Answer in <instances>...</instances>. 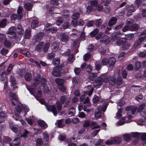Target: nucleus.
Instances as JSON below:
<instances>
[{
    "instance_id": "1",
    "label": "nucleus",
    "mask_w": 146,
    "mask_h": 146,
    "mask_svg": "<svg viewBox=\"0 0 146 146\" xmlns=\"http://www.w3.org/2000/svg\"><path fill=\"white\" fill-rule=\"evenodd\" d=\"M115 78V76L111 77L110 75L105 74H102L97 78L94 83L93 86L94 87H99L101 86L103 82L106 83L110 81V83L112 85H114L115 84L116 80Z\"/></svg>"
},
{
    "instance_id": "2",
    "label": "nucleus",
    "mask_w": 146,
    "mask_h": 146,
    "mask_svg": "<svg viewBox=\"0 0 146 146\" xmlns=\"http://www.w3.org/2000/svg\"><path fill=\"white\" fill-rule=\"evenodd\" d=\"M36 99L38 101L40 102L42 104H44L46 106V108L47 110L49 111H52L53 112L54 115L55 116H56L57 113V111L56 110V107L54 105H47L45 104V101L43 99H39L37 98V97H35Z\"/></svg>"
},
{
    "instance_id": "3",
    "label": "nucleus",
    "mask_w": 146,
    "mask_h": 146,
    "mask_svg": "<svg viewBox=\"0 0 146 146\" xmlns=\"http://www.w3.org/2000/svg\"><path fill=\"white\" fill-rule=\"evenodd\" d=\"M103 33L102 32H100L99 34L95 37L96 39L98 40L100 38V42H104L106 44H107L110 42L111 41L110 37L106 35H104L101 37Z\"/></svg>"
},
{
    "instance_id": "4",
    "label": "nucleus",
    "mask_w": 146,
    "mask_h": 146,
    "mask_svg": "<svg viewBox=\"0 0 146 146\" xmlns=\"http://www.w3.org/2000/svg\"><path fill=\"white\" fill-rule=\"evenodd\" d=\"M23 9V7L22 6H19L18 7L17 10V14L14 13L12 14L11 16V20H17L19 21L21 20L23 17V13L22 11Z\"/></svg>"
},
{
    "instance_id": "5",
    "label": "nucleus",
    "mask_w": 146,
    "mask_h": 146,
    "mask_svg": "<svg viewBox=\"0 0 146 146\" xmlns=\"http://www.w3.org/2000/svg\"><path fill=\"white\" fill-rule=\"evenodd\" d=\"M9 82L11 83L10 88L9 90H14L18 88L17 82L16 81L15 76L13 75H11L10 76Z\"/></svg>"
},
{
    "instance_id": "6",
    "label": "nucleus",
    "mask_w": 146,
    "mask_h": 146,
    "mask_svg": "<svg viewBox=\"0 0 146 146\" xmlns=\"http://www.w3.org/2000/svg\"><path fill=\"white\" fill-rule=\"evenodd\" d=\"M7 33L9 35V37L11 40H13L16 38V29L15 27L12 26L8 29Z\"/></svg>"
},
{
    "instance_id": "7",
    "label": "nucleus",
    "mask_w": 146,
    "mask_h": 146,
    "mask_svg": "<svg viewBox=\"0 0 146 146\" xmlns=\"http://www.w3.org/2000/svg\"><path fill=\"white\" fill-rule=\"evenodd\" d=\"M133 117V116L131 115H129L128 117H123L121 120H120L116 123L117 126L121 125L125 123L130 122L129 120Z\"/></svg>"
},
{
    "instance_id": "8",
    "label": "nucleus",
    "mask_w": 146,
    "mask_h": 146,
    "mask_svg": "<svg viewBox=\"0 0 146 146\" xmlns=\"http://www.w3.org/2000/svg\"><path fill=\"white\" fill-rule=\"evenodd\" d=\"M7 93L8 94V95L10 97V99L14 100L15 101V102L13 101H11L12 104L14 106H15L16 105V102H17L18 100V99L17 96L15 94L13 93L10 91L9 90L7 91Z\"/></svg>"
},
{
    "instance_id": "9",
    "label": "nucleus",
    "mask_w": 146,
    "mask_h": 146,
    "mask_svg": "<svg viewBox=\"0 0 146 146\" xmlns=\"http://www.w3.org/2000/svg\"><path fill=\"white\" fill-rule=\"evenodd\" d=\"M61 67H56L53 68L52 74L56 77H59L61 75Z\"/></svg>"
},
{
    "instance_id": "10",
    "label": "nucleus",
    "mask_w": 146,
    "mask_h": 146,
    "mask_svg": "<svg viewBox=\"0 0 146 146\" xmlns=\"http://www.w3.org/2000/svg\"><path fill=\"white\" fill-rule=\"evenodd\" d=\"M137 110V107L133 106H129L125 108L126 111L128 112L131 111L132 114H134Z\"/></svg>"
},
{
    "instance_id": "11",
    "label": "nucleus",
    "mask_w": 146,
    "mask_h": 146,
    "mask_svg": "<svg viewBox=\"0 0 146 146\" xmlns=\"http://www.w3.org/2000/svg\"><path fill=\"white\" fill-rule=\"evenodd\" d=\"M61 40L62 42H66L67 41L69 38L68 35L64 33H62L60 35Z\"/></svg>"
},
{
    "instance_id": "12",
    "label": "nucleus",
    "mask_w": 146,
    "mask_h": 146,
    "mask_svg": "<svg viewBox=\"0 0 146 146\" xmlns=\"http://www.w3.org/2000/svg\"><path fill=\"white\" fill-rule=\"evenodd\" d=\"M145 107V103L141 104L138 107L137 110V111L138 112H141V114L142 113L143 114H145V113L142 111L144 110Z\"/></svg>"
},
{
    "instance_id": "13",
    "label": "nucleus",
    "mask_w": 146,
    "mask_h": 146,
    "mask_svg": "<svg viewBox=\"0 0 146 146\" xmlns=\"http://www.w3.org/2000/svg\"><path fill=\"white\" fill-rule=\"evenodd\" d=\"M121 35V33L120 31H117L115 32L112 36V39L114 40H116L119 38Z\"/></svg>"
},
{
    "instance_id": "14",
    "label": "nucleus",
    "mask_w": 146,
    "mask_h": 146,
    "mask_svg": "<svg viewBox=\"0 0 146 146\" xmlns=\"http://www.w3.org/2000/svg\"><path fill=\"white\" fill-rule=\"evenodd\" d=\"M117 20V18L116 17H113L109 21L108 25L110 26H112L116 23Z\"/></svg>"
},
{
    "instance_id": "15",
    "label": "nucleus",
    "mask_w": 146,
    "mask_h": 146,
    "mask_svg": "<svg viewBox=\"0 0 146 146\" xmlns=\"http://www.w3.org/2000/svg\"><path fill=\"white\" fill-rule=\"evenodd\" d=\"M109 66L110 67L112 68L115 65L116 62V60L114 57L110 58L109 60Z\"/></svg>"
},
{
    "instance_id": "16",
    "label": "nucleus",
    "mask_w": 146,
    "mask_h": 146,
    "mask_svg": "<svg viewBox=\"0 0 146 146\" xmlns=\"http://www.w3.org/2000/svg\"><path fill=\"white\" fill-rule=\"evenodd\" d=\"M16 30H17L18 33L20 35L22 34L24 31L23 27L20 24L17 25Z\"/></svg>"
},
{
    "instance_id": "17",
    "label": "nucleus",
    "mask_w": 146,
    "mask_h": 146,
    "mask_svg": "<svg viewBox=\"0 0 146 146\" xmlns=\"http://www.w3.org/2000/svg\"><path fill=\"white\" fill-rule=\"evenodd\" d=\"M31 30L29 28L27 29L25 32L24 37L27 39L30 38L31 36Z\"/></svg>"
},
{
    "instance_id": "18",
    "label": "nucleus",
    "mask_w": 146,
    "mask_h": 146,
    "mask_svg": "<svg viewBox=\"0 0 146 146\" xmlns=\"http://www.w3.org/2000/svg\"><path fill=\"white\" fill-rule=\"evenodd\" d=\"M38 124L43 129H44L47 127V125L43 120H38Z\"/></svg>"
},
{
    "instance_id": "19",
    "label": "nucleus",
    "mask_w": 146,
    "mask_h": 146,
    "mask_svg": "<svg viewBox=\"0 0 146 146\" xmlns=\"http://www.w3.org/2000/svg\"><path fill=\"white\" fill-rule=\"evenodd\" d=\"M52 49L54 51H56L58 48V44L56 41H54L51 46Z\"/></svg>"
},
{
    "instance_id": "20",
    "label": "nucleus",
    "mask_w": 146,
    "mask_h": 146,
    "mask_svg": "<svg viewBox=\"0 0 146 146\" xmlns=\"http://www.w3.org/2000/svg\"><path fill=\"white\" fill-rule=\"evenodd\" d=\"M97 124V123L95 122H90V127H91V129L93 130L99 128L100 127V126L96 125Z\"/></svg>"
},
{
    "instance_id": "21",
    "label": "nucleus",
    "mask_w": 146,
    "mask_h": 146,
    "mask_svg": "<svg viewBox=\"0 0 146 146\" xmlns=\"http://www.w3.org/2000/svg\"><path fill=\"white\" fill-rule=\"evenodd\" d=\"M13 143L15 146H19L21 144L20 139L19 138H15L13 140Z\"/></svg>"
},
{
    "instance_id": "22",
    "label": "nucleus",
    "mask_w": 146,
    "mask_h": 146,
    "mask_svg": "<svg viewBox=\"0 0 146 146\" xmlns=\"http://www.w3.org/2000/svg\"><path fill=\"white\" fill-rule=\"evenodd\" d=\"M80 41L78 39H77L74 40L72 43L73 47L76 48L79 47V44Z\"/></svg>"
},
{
    "instance_id": "23",
    "label": "nucleus",
    "mask_w": 146,
    "mask_h": 146,
    "mask_svg": "<svg viewBox=\"0 0 146 146\" xmlns=\"http://www.w3.org/2000/svg\"><path fill=\"white\" fill-rule=\"evenodd\" d=\"M80 15L78 12L73 13L71 16V18L74 20H77L80 17Z\"/></svg>"
},
{
    "instance_id": "24",
    "label": "nucleus",
    "mask_w": 146,
    "mask_h": 146,
    "mask_svg": "<svg viewBox=\"0 0 146 146\" xmlns=\"http://www.w3.org/2000/svg\"><path fill=\"white\" fill-rule=\"evenodd\" d=\"M75 113V110L73 107L70 108L68 111V114L70 116L74 115Z\"/></svg>"
},
{
    "instance_id": "25",
    "label": "nucleus",
    "mask_w": 146,
    "mask_h": 146,
    "mask_svg": "<svg viewBox=\"0 0 146 146\" xmlns=\"http://www.w3.org/2000/svg\"><path fill=\"white\" fill-rule=\"evenodd\" d=\"M38 22L37 20H34L31 22V27L33 28L37 27L38 26Z\"/></svg>"
},
{
    "instance_id": "26",
    "label": "nucleus",
    "mask_w": 146,
    "mask_h": 146,
    "mask_svg": "<svg viewBox=\"0 0 146 146\" xmlns=\"http://www.w3.org/2000/svg\"><path fill=\"white\" fill-rule=\"evenodd\" d=\"M97 76V74L96 73H90L89 74V78L91 80H93Z\"/></svg>"
},
{
    "instance_id": "27",
    "label": "nucleus",
    "mask_w": 146,
    "mask_h": 146,
    "mask_svg": "<svg viewBox=\"0 0 146 146\" xmlns=\"http://www.w3.org/2000/svg\"><path fill=\"white\" fill-rule=\"evenodd\" d=\"M121 139L120 137H116L113 138V141L114 143L119 144L121 142Z\"/></svg>"
},
{
    "instance_id": "28",
    "label": "nucleus",
    "mask_w": 146,
    "mask_h": 146,
    "mask_svg": "<svg viewBox=\"0 0 146 146\" xmlns=\"http://www.w3.org/2000/svg\"><path fill=\"white\" fill-rule=\"evenodd\" d=\"M44 35V33L43 32L40 33L37 35L35 38V39L36 40H40Z\"/></svg>"
},
{
    "instance_id": "29",
    "label": "nucleus",
    "mask_w": 146,
    "mask_h": 146,
    "mask_svg": "<svg viewBox=\"0 0 146 146\" xmlns=\"http://www.w3.org/2000/svg\"><path fill=\"white\" fill-rule=\"evenodd\" d=\"M31 78V74L29 73H27L25 76V79L26 81L30 80Z\"/></svg>"
},
{
    "instance_id": "30",
    "label": "nucleus",
    "mask_w": 146,
    "mask_h": 146,
    "mask_svg": "<svg viewBox=\"0 0 146 146\" xmlns=\"http://www.w3.org/2000/svg\"><path fill=\"white\" fill-rule=\"evenodd\" d=\"M5 117V114L3 112H0V122H3Z\"/></svg>"
},
{
    "instance_id": "31",
    "label": "nucleus",
    "mask_w": 146,
    "mask_h": 146,
    "mask_svg": "<svg viewBox=\"0 0 146 146\" xmlns=\"http://www.w3.org/2000/svg\"><path fill=\"white\" fill-rule=\"evenodd\" d=\"M24 8L28 10H30L31 9L32 6L31 4L29 3H26L25 4L24 6Z\"/></svg>"
},
{
    "instance_id": "32",
    "label": "nucleus",
    "mask_w": 146,
    "mask_h": 146,
    "mask_svg": "<svg viewBox=\"0 0 146 146\" xmlns=\"http://www.w3.org/2000/svg\"><path fill=\"white\" fill-rule=\"evenodd\" d=\"M43 45V42H39L36 46V50L38 51H40L42 49Z\"/></svg>"
},
{
    "instance_id": "33",
    "label": "nucleus",
    "mask_w": 146,
    "mask_h": 146,
    "mask_svg": "<svg viewBox=\"0 0 146 146\" xmlns=\"http://www.w3.org/2000/svg\"><path fill=\"white\" fill-rule=\"evenodd\" d=\"M111 0H106L104 1V0H102L100 1L101 3L103 4V5L105 6H107L109 5L111 3Z\"/></svg>"
},
{
    "instance_id": "34",
    "label": "nucleus",
    "mask_w": 146,
    "mask_h": 146,
    "mask_svg": "<svg viewBox=\"0 0 146 146\" xmlns=\"http://www.w3.org/2000/svg\"><path fill=\"white\" fill-rule=\"evenodd\" d=\"M130 30L131 31H136L138 29L139 26L137 24H133L130 26Z\"/></svg>"
},
{
    "instance_id": "35",
    "label": "nucleus",
    "mask_w": 146,
    "mask_h": 146,
    "mask_svg": "<svg viewBox=\"0 0 146 146\" xmlns=\"http://www.w3.org/2000/svg\"><path fill=\"white\" fill-rule=\"evenodd\" d=\"M88 89H90V90L88 92H84L85 94H87L88 93V95L90 96L92 94L93 91V88L90 85L88 86Z\"/></svg>"
},
{
    "instance_id": "36",
    "label": "nucleus",
    "mask_w": 146,
    "mask_h": 146,
    "mask_svg": "<svg viewBox=\"0 0 146 146\" xmlns=\"http://www.w3.org/2000/svg\"><path fill=\"white\" fill-rule=\"evenodd\" d=\"M55 82L59 86L63 85L64 82V81L62 79L58 78L55 80Z\"/></svg>"
},
{
    "instance_id": "37",
    "label": "nucleus",
    "mask_w": 146,
    "mask_h": 146,
    "mask_svg": "<svg viewBox=\"0 0 146 146\" xmlns=\"http://www.w3.org/2000/svg\"><path fill=\"white\" fill-rule=\"evenodd\" d=\"M40 76L39 75H38L35 78L34 80V85L36 86L37 85L39 84L40 82L39 80H40Z\"/></svg>"
},
{
    "instance_id": "38",
    "label": "nucleus",
    "mask_w": 146,
    "mask_h": 146,
    "mask_svg": "<svg viewBox=\"0 0 146 146\" xmlns=\"http://www.w3.org/2000/svg\"><path fill=\"white\" fill-rule=\"evenodd\" d=\"M99 29H96L92 31L91 32L90 36L92 37H94L99 32Z\"/></svg>"
},
{
    "instance_id": "39",
    "label": "nucleus",
    "mask_w": 146,
    "mask_h": 146,
    "mask_svg": "<svg viewBox=\"0 0 146 146\" xmlns=\"http://www.w3.org/2000/svg\"><path fill=\"white\" fill-rule=\"evenodd\" d=\"M123 139L126 141H129L131 138V135L129 134H125L123 135Z\"/></svg>"
},
{
    "instance_id": "40",
    "label": "nucleus",
    "mask_w": 146,
    "mask_h": 146,
    "mask_svg": "<svg viewBox=\"0 0 146 146\" xmlns=\"http://www.w3.org/2000/svg\"><path fill=\"white\" fill-rule=\"evenodd\" d=\"M141 43L139 40H137L135 42L133 46V48L135 49H137L140 45Z\"/></svg>"
},
{
    "instance_id": "41",
    "label": "nucleus",
    "mask_w": 146,
    "mask_h": 146,
    "mask_svg": "<svg viewBox=\"0 0 146 146\" xmlns=\"http://www.w3.org/2000/svg\"><path fill=\"white\" fill-rule=\"evenodd\" d=\"M1 76L0 80L2 81L6 82L7 80L6 74L5 72L0 75Z\"/></svg>"
},
{
    "instance_id": "42",
    "label": "nucleus",
    "mask_w": 146,
    "mask_h": 146,
    "mask_svg": "<svg viewBox=\"0 0 146 146\" xmlns=\"http://www.w3.org/2000/svg\"><path fill=\"white\" fill-rule=\"evenodd\" d=\"M21 53H22L23 54L26 55L28 57L31 56V54L29 52L25 50H20Z\"/></svg>"
},
{
    "instance_id": "43",
    "label": "nucleus",
    "mask_w": 146,
    "mask_h": 146,
    "mask_svg": "<svg viewBox=\"0 0 146 146\" xmlns=\"http://www.w3.org/2000/svg\"><path fill=\"white\" fill-rule=\"evenodd\" d=\"M141 63L139 61L137 62L135 65L134 69L135 70H137L141 68Z\"/></svg>"
},
{
    "instance_id": "44",
    "label": "nucleus",
    "mask_w": 146,
    "mask_h": 146,
    "mask_svg": "<svg viewBox=\"0 0 146 146\" xmlns=\"http://www.w3.org/2000/svg\"><path fill=\"white\" fill-rule=\"evenodd\" d=\"M7 19H3L2 21L0 22V27L2 28L5 27L6 24Z\"/></svg>"
},
{
    "instance_id": "45",
    "label": "nucleus",
    "mask_w": 146,
    "mask_h": 146,
    "mask_svg": "<svg viewBox=\"0 0 146 146\" xmlns=\"http://www.w3.org/2000/svg\"><path fill=\"white\" fill-rule=\"evenodd\" d=\"M62 119H60L58 121V122L56 123V124L58 127L60 128L64 126V124L62 123Z\"/></svg>"
},
{
    "instance_id": "46",
    "label": "nucleus",
    "mask_w": 146,
    "mask_h": 146,
    "mask_svg": "<svg viewBox=\"0 0 146 146\" xmlns=\"http://www.w3.org/2000/svg\"><path fill=\"white\" fill-rule=\"evenodd\" d=\"M42 137L44 141H48L49 140V136L47 133H44L42 134Z\"/></svg>"
},
{
    "instance_id": "47",
    "label": "nucleus",
    "mask_w": 146,
    "mask_h": 146,
    "mask_svg": "<svg viewBox=\"0 0 146 146\" xmlns=\"http://www.w3.org/2000/svg\"><path fill=\"white\" fill-rule=\"evenodd\" d=\"M109 60L107 58H104L101 60V63L103 65H105L109 63Z\"/></svg>"
},
{
    "instance_id": "48",
    "label": "nucleus",
    "mask_w": 146,
    "mask_h": 146,
    "mask_svg": "<svg viewBox=\"0 0 146 146\" xmlns=\"http://www.w3.org/2000/svg\"><path fill=\"white\" fill-rule=\"evenodd\" d=\"M56 106L57 107L58 110L60 111L62 108V105L61 104L60 102L58 100L57 101L56 104Z\"/></svg>"
},
{
    "instance_id": "49",
    "label": "nucleus",
    "mask_w": 146,
    "mask_h": 146,
    "mask_svg": "<svg viewBox=\"0 0 146 146\" xmlns=\"http://www.w3.org/2000/svg\"><path fill=\"white\" fill-rule=\"evenodd\" d=\"M91 56L90 54L87 53L84 54L83 56V60L84 61H87L90 58Z\"/></svg>"
},
{
    "instance_id": "50",
    "label": "nucleus",
    "mask_w": 146,
    "mask_h": 146,
    "mask_svg": "<svg viewBox=\"0 0 146 146\" xmlns=\"http://www.w3.org/2000/svg\"><path fill=\"white\" fill-rule=\"evenodd\" d=\"M60 59L58 58H56L52 61L53 64L54 65H57L60 64Z\"/></svg>"
},
{
    "instance_id": "51",
    "label": "nucleus",
    "mask_w": 146,
    "mask_h": 146,
    "mask_svg": "<svg viewBox=\"0 0 146 146\" xmlns=\"http://www.w3.org/2000/svg\"><path fill=\"white\" fill-rule=\"evenodd\" d=\"M6 36L5 35L3 34H0V43L2 42H4L6 40Z\"/></svg>"
},
{
    "instance_id": "52",
    "label": "nucleus",
    "mask_w": 146,
    "mask_h": 146,
    "mask_svg": "<svg viewBox=\"0 0 146 146\" xmlns=\"http://www.w3.org/2000/svg\"><path fill=\"white\" fill-rule=\"evenodd\" d=\"M102 21L101 19L97 20L95 23V25L96 27H98L101 25L102 23Z\"/></svg>"
},
{
    "instance_id": "53",
    "label": "nucleus",
    "mask_w": 146,
    "mask_h": 146,
    "mask_svg": "<svg viewBox=\"0 0 146 146\" xmlns=\"http://www.w3.org/2000/svg\"><path fill=\"white\" fill-rule=\"evenodd\" d=\"M90 4L92 6L96 7L98 4V1L97 0L91 1L90 2Z\"/></svg>"
},
{
    "instance_id": "54",
    "label": "nucleus",
    "mask_w": 146,
    "mask_h": 146,
    "mask_svg": "<svg viewBox=\"0 0 146 146\" xmlns=\"http://www.w3.org/2000/svg\"><path fill=\"white\" fill-rule=\"evenodd\" d=\"M135 9L132 5H130L127 7V12L131 13L134 11Z\"/></svg>"
},
{
    "instance_id": "55",
    "label": "nucleus",
    "mask_w": 146,
    "mask_h": 146,
    "mask_svg": "<svg viewBox=\"0 0 146 146\" xmlns=\"http://www.w3.org/2000/svg\"><path fill=\"white\" fill-rule=\"evenodd\" d=\"M122 82V78L120 77H118L117 80L115 82V83H116V84L118 85H120L121 84Z\"/></svg>"
},
{
    "instance_id": "56",
    "label": "nucleus",
    "mask_w": 146,
    "mask_h": 146,
    "mask_svg": "<svg viewBox=\"0 0 146 146\" xmlns=\"http://www.w3.org/2000/svg\"><path fill=\"white\" fill-rule=\"evenodd\" d=\"M63 19L62 17H59L58 18L56 21V24L59 26L60 24L62 23L63 22Z\"/></svg>"
},
{
    "instance_id": "57",
    "label": "nucleus",
    "mask_w": 146,
    "mask_h": 146,
    "mask_svg": "<svg viewBox=\"0 0 146 146\" xmlns=\"http://www.w3.org/2000/svg\"><path fill=\"white\" fill-rule=\"evenodd\" d=\"M50 44L48 43H46L44 46L43 49V51L44 52L47 51L49 47Z\"/></svg>"
},
{
    "instance_id": "58",
    "label": "nucleus",
    "mask_w": 146,
    "mask_h": 146,
    "mask_svg": "<svg viewBox=\"0 0 146 146\" xmlns=\"http://www.w3.org/2000/svg\"><path fill=\"white\" fill-rule=\"evenodd\" d=\"M101 115V113L100 110H98L96 111L95 114V116L96 118H100Z\"/></svg>"
},
{
    "instance_id": "59",
    "label": "nucleus",
    "mask_w": 146,
    "mask_h": 146,
    "mask_svg": "<svg viewBox=\"0 0 146 146\" xmlns=\"http://www.w3.org/2000/svg\"><path fill=\"white\" fill-rule=\"evenodd\" d=\"M90 125V123L88 121L85 120L84 122V124L83 125V127H88Z\"/></svg>"
},
{
    "instance_id": "60",
    "label": "nucleus",
    "mask_w": 146,
    "mask_h": 146,
    "mask_svg": "<svg viewBox=\"0 0 146 146\" xmlns=\"http://www.w3.org/2000/svg\"><path fill=\"white\" fill-rule=\"evenodd\" d=\"M46 31H48L50 32H51L52 33H53L54 32H56L57 30V29L56 27H53L51 28H50L48 29H46Z\"/></svg>"
},
{
    "instance_id": "61",
    "label": "nucleus",
    "mask_w": 146,
    "mask_h": 146,
    "mask_svg": "<svg viewBox=\"0 0 146 146\" xmlns=\"http://www.w3.org/2000/svg\"><path fill=\"white\" fill-rule=\"evenodd\" d=\"M90 106V105L88 106H85L84 108V110L86 111L87 112H89L90 111L91 109Z\"/></svg>"
},
{
    "instance_id": "62",
    "label": "nucleus",
    "mask_w": 146,
    "mask_h": 146,
    "mask_svg": "<svg viewBox=\"0 0 146 146\" xmlns=\"http://www.w3.org/2000/svg\"><path fill=\"white\" fill-rule=\"evenodd\" d=\"M129 30H130V27L128 25L125 26L122 29V31L123 32H126Z\"/></svg>"
},
{
    "instance_id": "63",
    "label": "nucleus",
    "mask_w": 146,
    "mask_h": 146,
    "mask_svg": "<svg viewBox=\"0 0 146 146\" xmlns=\"http://www.w3.org/2000/svg\"><path fill=\"white\" fill-rule=\"evenodd\" d=\"M103 8V6L100 5L98 4L96 7V9L98 11H101Z\"/></svg>"
},
{
    "instance_id": "64",
    "label": "nucleus",
    "mask_w": 146,
    "mask_h": 146,
    "mask_svg": "<svg viewBox=\"0 0 146 146\" xmlns=\"http://www.w3.org/2000/svg\"><path fill=\"white\" fill-rule=\"evenodd\" d=\"M36 143L37 145L40 146L43 143V140L41 138H38L36 140Z\"/></svg>"
}]
</instances>
